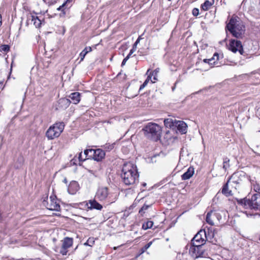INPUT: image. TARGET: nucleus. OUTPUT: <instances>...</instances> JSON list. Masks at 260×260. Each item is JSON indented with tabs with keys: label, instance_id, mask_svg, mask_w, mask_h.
Masks as SVG:
<instances>
[{
	"label": "nucleus",
	"instance_id": "f257e3e1",
	"mask_svg": "<svg viewBox=\"0 0 260 260\" xmlns=\"http://www.w3.org/2000/svg\"><path fill=\"white\" fill-rule=\"evenodd\" d=\"M139 176L136 166L130 162L124 164L121 177L122 181L126 185L135 184L138 181Z\"/></svg>",
	"mask_w": 260,
	"mask_h": 260
},
{
	"label": "nucleus",
	"instance_id": "f03ea898",
	"mask_svg": "<svg viewBox=\"0 0 260 260\" xmlns=\"http://www.w3.org/2000/svg\"><path fill=\"white\" fill-rule=\"evenodd\" d=\"M226 29L237 38H242L245 32V26L238 17H232L226 24Z\"/></svg>",
	"mask_w": 260,
	"mask_h": 260
},
{
	"label": "nucleus",
	"instance_id": "7ed1b4c3",
	"mask_svg": "<svg viewBox=\"0 0 260 260\" xmlns=\"http://www.w3.org/2000/svg\"><path fill=\"white\" fill-rule=\"evenodd\" d=\"M146 137L154 141L160 140L162 132L161 127L155 123L149 122L142 129Z\"/></svg>",
	"mask_w": 260,
	"mask_h": 260
},
{
	"label": "nucleus",
	"instance_id": "20e7f679",
	"mask_svg": "<svg viewBox=\"0 0 260 260\" xmlns=\"http://www.w3.org/2000/svg\"><path fill=\"white\" fill-rule=\"evenodd\" d=\"M237 203L245 209L260 211V194H253L250 199H237Z\"/></svg>",
	"mask_w": 260,
	"mask_h": 260
},
{
	"label": "nucleus",
	"instance_id": "39448f33",
	"mask_svg": "<svg viewBox=\"0 0 260 260\" xmlns=\"http://www.w3.org/2000/svg\"><path fill=\"white\" fill-rule=\"evenodd\" d=\"M118 195L116 192H109L106 187H100L95 194V198L100 201L107 200L108 204L114 203L118 199Z\"/></svg>",
	"mask_w": 260,
	"mask_h": 260
},
{
	"label": "nucleus",
	"instance_id": "423d86ee",
	"mask_svg": "<svg viewBox=\"0 0 260 260\" xmlns=\"http://www.w3.org/2000/svg\"><path fill=\"white\" fill-rule=\"evenodd\" d=\"M229 180L232 186L235 185V189L239 190L243 183L248 179L245 173L243 171H238L233 174Z\"/></svg>",
	"mask_w": 260,
	"mask_h": 260
},
{
	"label": "nucleus",
	"instance_id": "0eeeda50",
	"mask_svg": "<svg viewBox=\"0 0 260 260\" xmlns=\"http://www.w3.org/2000/svg\"><path fill=\"white\" fill-rule=\"evenodd\" d=\"M63 122H56L51 126L47 131L46 136L49 140H52L58 137L64 129Z\"/></svg>",
	"mask_w": 260,
	"mask_h": 260
},
{
	"label": "nucleus",
	"instance_id": "6e6552de",
	"mask_svg": "<svg viewBox=\"0 0 260 260\" xmlns=\"http://www.w3.org/2000/svg\"><path fill=\"white\" fill-rule=\"evenodd\" d=\"M189 252L191 256L196 258L204 257L207 255L204 250L203 249L202 246H200V245H194V246H191L190 247Z\"/></svg>",
	"mask_w": 260,
	"mask_h": 260
},
{
	"label": "nucleus",
	"instance_id": "1a4fd4ad",
	"mask_svg": "<svg viewBox=\"0 0 260 260\" xmlns=\"http://www.w3.org/2000/svg\"><path fill=\"white\" fill-rule=\"evenodd\" d=\"M228 48L230 50L234 53L238 51L241 55H243L244 53L241 42L240 41L232 39L230 40Z\"/></svg>",
	"mask_w": 260,
	"mask_h": 260
},
{
	"label": "nucleus",
	"instance_id": "9d476101",
	"mask_svg": "<svg viewBox=\"0 0 260 260\" xmlns=\"http://www.w3.org/2000/svg\"><path fill=\"white\" fill-rule=\"evenodd\" d=\"M235 185L232 186L231 182H229V180L223 186L221 190V192L226 197L233 196L234 193L238 189H235Z\"/></svg>",
	"mask_w": 260,
	"mask_h": 260
},
{
	"label": "nucleus",
	"instance_id": "9b49d317",
	"mask_svg": "<svg viewBox=\"0 0 260 260\" xmlns=\"http://www.w3.org/2000/svg\"><path fill=\"white\" fill-rule=\"evenodd\" d=\"M43 204L46 206L47 209L50 210L59 211L60 209V205L57 203L56 200L52 196L50 197V203L47 202V205H46V201L44 200Z\"/></svg>",
	"mask_w": 260,
	"mask_h": 260
},
{
	"label": "nucleus",
	"instance_id": "f8f14e48",
	"mask_svg": "<svg viewBox=\"0 0 260 260\" xmlns=\"http://www.w3.org/2000/svg\"><path fill=\"white\" fill-rule=\"evenodd\" d=\"M105 156V152L102 149H92L91 157L97 161H102Z\"/></svg>",
	"mask_w": 260,
	"mask_h": 260
},
{
	"label": "nucleus",
	"instance_id": "ddd939ff",
	"mask_svg": "<svg viewBox=\"0 0 260 260\" xmlns=\"http://www.w3.org/2000/svg\"><path fill=\"white\" fill-rule=\"evenodd\" d=\"M71 103V101L68 99H67V98L60 99L58 101L56 105V110L65 109L69 106Z\"/></svg>",
	"mask_w": 260,
	"mask_h": 260
},
{
	"label": "nucleus",
	"instance_id": "4468645a",
	"mask_svg": "<svg viewBox=\"0 0 260 260\" xmlns=\"http://www.w3.org/2000/svg\"><path fill=\"white\" fill-rule=\"evenodd\" d=\"M175 126L177 130L181 134H185L187 132V125L183 121H176L175 120Z\"/></svg>",
	"mask_w": 260,
	"mask_h": 260
},
{
	"label": "nucleus",
	"instance_id": "2eb2a0df",
	"mask_svg": "<svg viewBox=\"0 0 260 260\" xmlns=\"http://www.w3.org/2000/svg\"><path fill=\"white\" fill-rule=\"evenodd\" d=\"M79 189V185L78 183L76 181H72L70 182L68 191L70 194H74Z\"/></svg>",
	"mask_w": 260,
	"mask_h": 260
},
{
	"label": "nucleus",
	"instance_id": "dca6fc26",
	"mask_svg": "<svg viewBox=\"0 0 260 260\" xmlns=\"http://www.w3.org/2000/svg\"><path fill=\"white\" fill-rule=\"evenodd\" d=\"M205 240L201 237V235L198 233L195 235L191 241V246L200 245V246H202L205 243Z\"/></svg>",
	"mask_w": 260,
	"mask_h": 260
},
{
	"label": "nucleus",
	"instance_id": "f3484780",
	"mask_svg": "<svg viewBox=\"0 0 260 260\" xmlns=\"http://www.w3.org/2000/svg\"><path fill=\"white\" fill-rule=\"evenodd\" d=\"M194 172V168L192 167H190L188 168L187 171L185 172L181 176V179L182 180H186L190 179Z\"/></svg>",
	"mask_w": 260,
	"mask_h": 260
},
{
	"label": "nucleus",
	"instance_id": "a211bd4d",
	"mask_svg": "<svg viewBox=\"0 0 260 260\" xmlns=\"http://www.w3.org/2000/svg\"><path fill=\"white\" fill-rule=\"evenodd\" d=\"M215 217H217V213L213 211L208 212L206 215V222L210 224L213 225L214 224V220Z\"/></svg>",
	"mask_w": 260,
	"mask_h": 260
},
{
	"label": "nucleus",
	"instance_id": "6ab92c4d",
	"mask_svg": "<svg viewBox=\"0 0 260 260\" xmlns=\"http://www.w3.org/2000/svg\"><path fill=\"white\" fill-rule=\"evenodd\" d=\"M88 203L90 204V206L88 207V209H95L96 210H101L103 208V206L102 205L99 204L95 200H90L88 201Z\"/></svg>",
	"mask_w": 260,
	"mask_h": 260
},
{
	"label": "nucleus",
	"instance_id": "aec40b11",
	"mask_svg": "<svg viewBox=\"0 0 260 260\" xmlns=\"http://www.w3.org/2000/svg\"><path fill=\"white\" fill-rule=\"evenodd\" d=\"M69 97L72 100L71 102L74 104H77L80 101V93L79 92H73L70 94Z\"/></svg>",
	"mask_w": 260,
	"mask_h": 260
},
{
	"label": "nucleus",
	"instance_id": "412c9836",
	"mask_svg": "<svg viewBox=\"0 0 260 260\" xmlns=\"http://www.w3.org/2000/svg\"><path fill=\"white\" fill-rule=\"evenodd\" d=\"M220 59V56L218 53H215L212 57L208 59L209 64L211 66L217 65L219 66L217 61Z\"/></svg>",
	"mask_w": 260,
	"mask_h": 260
},
{
	"label": "nucleus",
	"instance_id": "4be33fe9",
	"mask_svg": "<svg viewBox=\"0 0 260 260\" xmlns=\"http://www.w3.org/2000/svg\"><path fill=\"white\" fill-rule=\"evenodd\" d=\"M214 3V0H205V2L201 5V8L204 11H208Z\"/></svg>",
	"mask_w": 260,
	"mask_h": 260
},
{
	"label": "nucleus",
	"instance_id": "5701e85b",
	"mask_svg": "<svg viewBox=\"0 0 260 260\" xmlns=\"http://www.w3.org/2000/svg\"><path fill=\"white\" fill-rule=\"evenodd\" d=\"M73 245V239L69 237H66L62 241V246L67 249Z\"/></svg>",
	"mask_w": 260,
	"mask_h": 260
},
{
	"label": "nucleus",
	"instance_id": "b1692460",
	"mask_svg": "<svg viewBox=\"0 0 260 260\" xmlns=\"http://www.w3.org/2000/svg\"><path fill=\"white\" fill-rule=\"evenodd\" d=\"M30 17V18H29V19H31V22H33L34 25L36 27H39L41 26V21L39 19L38 16L35 15H31Z\"/></svg>",
	"mask_w": 260,
	"mask_h": 260
},
{
	"label": "nucleus",
	"instance_id": "393cba45",
	"mask_svg": "<svg viewBox=\"0 0 260 260\" xmlns=\"http://www.w3.org/2000/svg\"><path fill=\"white\" fill-rule=\"evenodd\" d=\"M250 182L252 188L256 192L255 194H260V184L253 180H250Z\"/></svg>",
	"mask_w": 260,
	"mask_h": 260
},
{
	"label": "nucleus",
	"instance_id": "a878e982",
	"mask_svg": "<svg viewBox=\"0 0 260 260\" xmlns=\"http://www.w3.org/2000/svg\"><path fill=\"white\" fill-rule=\"evenodd\" d=\"M92 51L91 47H86L80 53V61L83 60L86 55Z\"/></svg>",
	"mask_w": 260,
	"mask_h": 260
},
{
	"label": "nucleus",
	"instance_id": "bb28decb",
	"mask_svg": "<svg viewBox=\"0 0 260 260\" xmlns=\"http://www.w3.org/2000/svg\"><path fill=\"white\" fill-rule=\"evenodd\" d=\"M164 124L167 127L172 128L175 126V121H174L172 119H166L164 120Z\"/></svg>",
	"mask_w": 260,
	"mask_h": 260
},
{
	"label": "nucleus",
	"instance_id": "cd10ccee",
	"mask_svg": "<svg viewBox=\"0 0 260 260\" xmlns=\"http://www.w3.org/2000/svg\"><path fill=\"white\" fill-rule=\"evenodd\" d=\"M153 222L152 221L148 220L144 222L142 225V229L146 230L148 229H150L152 227Z\"/></svg>",
	"mask_w": 260,
	"mask_h": 260
},
{
	"label": "nucleus",
	"instance_id": "c85d7f7f",
	"mask_svg": "<svg viewBox=\"0 0 260 260\" xmlns=\"http://www.w3.org/2000/svg\"><path fill=\"white\" fill-rule=\"evenodd\" d=\"M230 159L228 157H225L223 160L222 168L226 171L230 167Z\"/></svg>",
	"mask_w": 260,
	"mask_h": 260
},
{
	"label": "nucleus",
	"instance_id": "c756f323",
	"mask_svg": "<svg viewBox=\"0 0 260 260\" xmlns=\"http://www.w3.org/2000/svg\"><path fill=\"white\" fill-rule=\"evenodd\" d=\"M92 149H88L84 150V155H85V159L91 157Z\"/></svg>",
	"mask_w": 260,
	"mask_h": 260
},
{
	"label": "nucleus",
	"instance_id": "7c9ffc66",
	"mask_svg": "<svg viewBox=\"0 0 260 260\" xmlns=\"http://www.w3.org/2000/svg\"><path fill=\"white\" fill-rule=\"evenodd\" d=\"M150 79H151V76H150V75H149L148 76V77L147 78V79H146V80L143 83V84H142L140 86V88H139V90H142L147 85V84L149 82V81Z\"/></svg>",
	"mask_w": 260,
	"mask_h": 260
},
{
	"label": "nucleus",
	"instance_id": "2f4dec72",
	"mask_svg": "<svg viewBox=\"0 0 260 260\" xmlns=\"http://www.w3.org/2000/svg\"><path fill=\"white\" fill-rule=\"evenodd\" d=\"M10 50V47L8 45H3L0 46V51L8 52Z\"/></svg>",
	"mask_w": 260,
	"mask_h": 260
},
{
	"label": "nucleus",
	"instance_id": "473e14b6",
	"mask_svg": "<svg viewBox=\"0 0 260 260\" xmlns=\"http://www.w3.org/2000/svg\"><path fill=\"white\" fill-rule=\"evenodd\" d=\"M150 206L147 205L146 204H144L141 209L139 210V213H140L141 215H143L145 213V211L147 210L148 208Z\"/></svg>",
	"mask_w": 260,
	"mask_h": 260
},
{
	"label": "nucleus",
	"instance_id": "72a5a7b5",
	"mask_svg": "<svg viewBox=\"0 0 260 260\" xmlns=\"http://www.w3.org/2000/svg\"><path fill=\"white\" fill-rule=\"evenodd\" d=\"M188 256V254L187 253H178L177 255V258L181 259H187V256Z\"/></svg>",
	"mask_w": 260,
	"mask_h": 260
},
{
	"label": "nucleus",
	"instance_id": "f704fd0d",
	"mask_svg": "<svg viewBox=\"0 0 260 260\" xmlns=\"http://www.w3.org/2000/svg\"><path fill=\"white\" fill-rule=\"evenodd\" d=\"M152 242L150 241L146 244L144 247L141 248L142 253L144 252L150 246L152 245Z\"/></svg>",
	"mask_w": 260,
	"mask_h": 260
},
{
	"label": "nucleus",
	"instance_id": "c9c22d12",
	"mask_svg": "<svg viewBox=\"0 0 260 260\" xmlns=\"http://www.w3.org/2000/svg\"><path fill=\"white\" fill-rule=\"evenodd\" d=\"M140 40V37H139L138 38V39L136 40V41L135 42L134 44L133 45V47H132V49L131 50V51H132L133 52H134L136 50L137 46L138 44L139 43Z\"/></svg>",
	"mask_w": 260,
	"mask_h": 260
},
{
	"label": "nucleus",
	"instance_id": "e433bc0d",
	"mask_svg": "<svg viewBox=\"0 0 260 260\" xmlns=\"http://www.w3.org/2000/svg\"><path fill=\"white\" fill-rule=\"evenodd\" d=\"M68 252V250L67 248L63 247L61 246L60 248L59 252L63 255H66Z\"/></svg>",
	"mask_w": 260,
	"mask_h": 260
},
{
	"label": "nucleus",
	"instance_id": "4c0bfd02",
	"mask_svg": "<svg viewBox=\"0 0 260 260\" xmlns=\"http://www.w3.org/2000/svg\"><path fill=\"white\" fill-rule=\"evenodd\" d=\"M94 241L93 240V239L89 238L87 242L84 243V245L91 246L94 244Z\"/></svg>",
	"mask_w": 260,
	"mask_h": 260
},
{
	"label": "nucleus",
	"instance_id": "58836bf2",
	"mask_svg": "<svg viewBox=\"0 0 260 260\" xmlns=\"http://www.w3.org/2000/svg\"><path fill=\"white\" fill-rule=\"evenodd\" d=\"M192 13L194 16H197L199 14V10L198 8H193L192 11Z\"/></svg>",
	"mask_w": 260,
	"mask_h": 260
},
{
	"label": "nucleus",
	"instance_id": "ea45409f",
	"mask_svg": "<svg viewBox=\"0 0 260 260\" xmlns=\"http://www.w3.org/2000/svg\"><path fill=\"white\" fill-rule=\"evenodd\" d=\"M159 69L157 68L155 70H154L151 73H150L149 75H150L151 78L153 75L157 76V74L159 73Z\"/></svg>",
	"mask_w": 260,
	"mask_h": 260
},
{
	"label": "nucleus",
	"instance_id": "a19ab883",
	"mask_svg": "<svg viewBox=\"0 0 260 260\" xmlns=\"http://www.w3.org/2000/svg\"><path fill=\"white\" fill-rule=\"evenodd\" d=\"M78 158L80 161H83V160H85V157H82V152L79 153Z\"/></svg>",
	"mask_w": 260,
	"mask_h": 260
},
{
	"label": "nucleus",
	"instance_id": "79ce46f5",
	"mask_svg": "<svg viewBox=\"0 0 260 260\" xmlns=\"http://www.w3.org/2000/svg\"><path fill=\"white\" fill-rule=\"evenodd\" d=\"M67 3V2L66 3H64L61 6H59L57 9V10L58 11H61L62 10V9L64 7V6L66 5V4Z\"/></svg>",
	"mask_w": 260,
	"mask_h": 260
},
{
	"label": "nucleus",
	"instance_id": "37998d69",
	"mask_svg": "<svg viewBox=\"0 0 260 260\" xmlns=\"http://www.w3.org/2000/svg\"><path fill=\"white\" fill-rule=\"evenodd\" d=\"M128 60V57H125L123 59L122 62V63H121V66H123L125 64V63H126V61Z\"/></svg>",
	"mask_w": 260,
	"mask_h": 260
},
{
	"label": "nucleus",
	"instance_id": "c03bdc74",
	"mask_svg": "<svg viewBox=\"0 0 260 260\" xmlns=\"http://www.w3.org/2000/svg\"><path fill=\"white\" fill-rule=\"evenodd\" d=\"M133 53H134V52H133L132 51L130 50L129 53H128V54L127 55V56L126 57H128V59L129 58L131 57V56L132 55V54Z\"/></svg>",
	"mask_w": 260,
	"mask_h": 260
},
{
	"label": "nucleus",
	"instance_id": "a18cd8bd",
	"mask_svg": "<svg viewBox=\"0 0 260 260\" xmlns=\"http://www.w3.org/2000/svg\"><path fill=\"white\" fill-rule=\"evenodd\" d=\"M153 80L154 81L151 80L152 83H154L155 80H157V76L153 75Z\"/></svg>",
	"mask_w": 260,
	"mask_h": 260
},
{
	"label": "nucleus",
	"instance_id": "49530a36",
	"mask_svg": "<svg viewBox=\"0 0 260 260\" xmlns=\"http://www.w3.org/2000/svg\"><path fill=\"white\" fill-rule=\"evenodd\" d=\"M55 3H56V1L52 2V0L50 2H48V4H49V5H53Z\"/></svg>",
	"mask_w": 260,
	"mask_h": 260
},
{
	"label": "nucleus",
	"instance_id": "de8ad7c7",
	"mask_svg": "<svg viewBox=\"0 0 260 260\" xmlns=\"http://www.w3.org/2000/svg\"><path fill=\"white\" fill-rule=\"evenodd\" d=\"M63 182L64 183L67 184V182H68L67 179L66 178H64V179H63Z\"/></svg>",
	"mask_w": 260,
	"mask_h": 260
},
{
	"label": "nucleus",
	"instance_id": "09e8293b",
	"mask_svg": "<svg viewBox=\"0 0 260 260\" xmlns=\"http://www.w3.org/2000/svg\"><path fill=\"white\" fill-rule=\"evenodd\" d=\"M208 59H204L203 60V61H204V62H205V63H209V61L208 60Z\"/></svg>",
	"mask_w": 260,
	"mask_h": 260
},
{
	"label": "nucleus",
	"instance_id": "8fccbe9b",
	"mask_svg": "<svg viewBox=\"0 0 260 260\" xmlns=\"http://www.w3.org/2000/svg\"><path fill=\"white\" fill-rule=\"evenodd\" d=\"M218 215L217 214V217H215L217 218L218 220H219V218H218Z\"/></svg>",
	"mask_w": 260,
	"mask_h": 260
},
{
	"label": "nucleus",
	"instance_id": "3c124183",
	"mask_svg": "<svg viewBox=\"0 0 260 260\" xmlns=\"http://www.w3.org/2000/svg\"><path fill=\"white\" fill-rule=\"evenodd\" d=\"M218 215L217 214V217H215L217 218L218 220H219V218H218Z\"/></svg>",
	"mask_w": 260,
	"mask_h": 260
},
{
	"label": "nucleus",
	"instance_id": "603ef678",
	"mask_svg": "<svg viewBox=\"0 0 260 260\" xmlns=\"http://www.w3.org/2000/svg\"><path fill=\"white\" fill-rule=\"evenodd\" d=\"M150 70H148L147 71V74L148 73V72H149Z\"/></svg>",
	"mask_w": 260,
	"mask_h": 260
},
{
	"label": "nucleus",
	"instance_id": "864d4df0",
	"mask_svg": "<svg viewBox=\"0 0 260 260\" xmlns=\"http://www.w3.org/2000/svg\"><path fill=\"white\" fill-rule=\"evenodd\" d=\"M143 185V186H145L146 185V183H144Z\"/></svg>",
	"mask_w": 260,
	"mask_h": 260
},
{
	"label": "nucleus",
	"instance_id": "5fc2aeb1",
	"mask_svg": "<svg viewBox=\"0 0 260 260\" xmlns=\"http://www.w3.org/2000/svg\"><path fill=\"white\" fill-rule=\"evenodd\" d=\"M43 1L45 3L46 2V0H43Z\"/></svg>",
	"mask_w": 260,
	"mask_h": 260
},
{
	"label": "nucleus",
	"instance_id": "6e6d98bb",
	"mask_svg": "<svg viewBox=\"0 0 260 260\" xmlns=\"http://www.w3.org/2000/svg\"><path fill=\"white\" fill-rule=\"evenodd\" d=\"M70 0H67V2H70Z\"/></svg>",
	"mask_w": 260,
	"mask_h": 260
}]
</instances>
